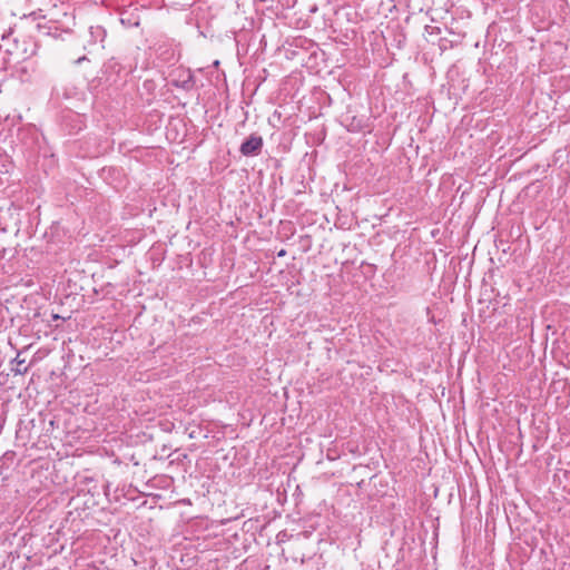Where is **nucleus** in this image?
I'll return each instance as SVG.
<instances>
[{
    "instance_id": "20e7f679",
    "label": "nucleus",
    "mask_w": 570,
    "mask_h": 570,
    "mask_svg": "<svg viewBox=\"0 0 570 570\" xmlns=\"http://www.w3.org/2000/svg\"><path fill=\"white\" fill-rule=\"evenodd\" d=\"M17 362L18 367L14 370L16 374H26L28 372V366L22 367L24 360H19L18 357L14 358Z\"/></svg>"
},
{
    "instance_id": "f03ea898",
    "label": "nucleus",
    "mask_w": 570,
    "mask_h": 570,
    "mask_svg": "<svg viewBox=\"0 0 570 570\" xmlns=\"http://www.w3.org/2000/svg\"><path fill=\"white\" fill-rule=\"evenodd\" d=\"M263 147V139L259 136L252 135L240 145V153L244 156L257 155Z\"/></svg>"
},
{
    "instance_id": "39448f33",
    "label": "nucleus",
    "mask_w": 570,
    "mask_h": 570,
    "mask_svg": "<svg viewBox=\"0 0 570 570\" xmlns=\"http://www.w3.org/2000/svg\"><path fill=\"white\" fill-rule=\"evenodd\" d=\"M144 497H145V505L148 504V499L147 498H149V497L154 498V495L151 493H147V492L144 493Z\"/></svg>"
},
{
    "instance_id": "0eeeda50",
    "label": "nucleus",
    "mask_w": 570,
    "mask_h": 570,
    "mask_svg": "<svg viewBox=\"0 0 570 570\" xmlns=\"http://www.w3.org/2000/svg\"><path fill=\"white\" fill-rule=\"evenodd\" d=\"M86 58L82 57V58H78L77 62H80L81 60H85Z\"/></svg>"
},
{
    "instance_id": "7ed1b4c3",
    "label": "nucleus",
    "mask_w": 570,
    "mask_h": 570,
    "mask_svg": "<svg viewBox=\"0 0 570 570\" xmlns=\"http://www.w3.org/2000/svg\"><path fill=\"white\" fill-rule=\"evenodd\" d=\"M181 76L184 77L181 80H173L174 85L185 90H189L194 85L191 73L189 71H184Z\"/></svg>"
},
{
    "instance_id": "f257e3e1",
    "label": "nucleus",
    "mask_w": 570,
    "mask_h": 570,
    "mask_svg": "<svg viewBox=\"0 0 570 570\" xmlns=\"http://www.w3.org/2000/svg\"><path fill=\"white\" fill-rule=\"evenodd\" d=\"M140 19L141 12L137 4H129L120 11V22L127 28H138Z\"/></svg>"
},
{
    "instance_id": "423d86ee",
    "label": "nucleus",
    "mask_w": 570,
    "mask_h": 570,
    "mask_svg": "<svg viewBox=\"0 0 570 570\" xmlns=\"http://www.w3.org/2000/svg\"><path fill=\"white\" fill-rule=\"evenodd\" d=\"M283 255H285V250H281V252L278 253V256H283Z\"/></svg>"
}]
</instances>
